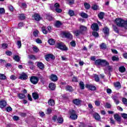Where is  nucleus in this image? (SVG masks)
<instances>
[{"mask_svg": "<svg viewBox=\"0 0 127 127\" xmlns=\"http://www.w3.org/2000/svg\"><path fill=\"white\" fill-rule=\"evenodd\" d=\"M91 60L95 61L94 64L96 66H102V67H106V66H109L110 64L106 60H102L98 59L96 60L95 56H92L91 57Z\"/></svg>", "mask_w": 127, "mask_h": 127, "instance_id": "nucleus-1", "label": "nucleus"}, {"mask_svg": "<svg viewBox=\"0 0 127 127\" xmlns=\"http://www.w3.org/2000/svg\"><path fill=\"white\" fill-rule=\"evenodd\" d=\"M116 24L119 27H127V19L125 20L121 18H116L115 20Z\"/></svg>", "mask_w": 127, "mask_h": 127, "instance_id": "nucleus-2", "label": "nucleus"}, {"mask_svg": "<svg viewBox=\"0 0 127 127\" xmlns=\"http://www.w3.org/2000/svg\"><path fill=\"white\" fill-rule=\"evenodd\" d=\"M68 115L69 116V119L72 120V121H75L78 119V116L76 114V111L73 109L69 110Z\"/></svg>", "mask_w": 127, "mask_h": 127, "instance_id": "nucleus-3", "label": "nucleus"}, {"mask_svg": "<svg viewBox=\"0 0 127 127\" xmlns=\"http://www.w3.org/2000/svg\"><path fill=\"white\" fill-rule=\"evenodd\" d=\"M87 27L84 25H80L79 27V30H77L74 32L75 36H79L80 34H83V32L87 30Z\"/></svg>", "mask_w": 127, "mask_h": 127, "instance_id": "nucleus-4", "label": "nucleus"}, {"mask_svg": "<svg viewBox=\"0 0 127 127\" xmlns=\"http://www.w3.org/2000/svg\"><path fill=\"white\" fill-rule=\"evenodd\" d=\"M56 48H58V49H60V50H62L63 51H67L68 50V48L67 46L64 44V43L61 42L60 43H58L56 45Z\"/></svg>", "mask_w": 127, "mask_h": 127, "instance_id": "nucleus-5", "label": "nucleus"}, {"mask_svg": "<svg viewBox=\"0 0 127 127\" xmlns=\"http://www.w3.org/2000/svg\"><path fill=\"white\" fill-rule=\"evenodd\" d=\"M52 120L54 122H58V124H63L64 123V119L62 117H57L56 115H54L52 117Z\"/></svg>", "mask_w": 127, "mask_h": 127, "instance_id": "nucleus-6", "label": "nucleus"}, {"mask_svg": "<svg viewBox=\"0 0 127 127\" xmlns=\"http://www.w3.org/2000/svg\"><path fill=\"white\" fill-rule=\"evenodd\" d=\"M30 81L32 84L34 85H36L39 82V78L35 76H32L30 78Z\"/></svg>", "mask_w": 127, "mask_h": 127, "instance_id": "nucleus-7", "label": "nucleus"}, {"mask_svg": "<svg viewBox=\"0 0 127 127\" xmlns=\"http://www.w3.org/2000/svg\"><path fill=\"white\" fill-rule=\"evenodd\" d=\"M62 34L67 39H73V35L70 33V32H66L65 31L62 32Z\"/></svg>", "mask_w": 127, "mask_h": 127, "instance_id": "nucleus-8", "label": "nucleus"}, {"mask_svg": "<svg viewBox=\"0 0 127 127\" xmlns=\"http://www.w3.org/2000/svg\"><path fill=\"white\" fill-rule=\"evenodd\" d=\"M45 59L46 61L49 62L50 61V59L52 60H55V56H54L53 54H49L45 55Z\"/></svg>", "mask_w": 127, "mask_h": 127, "instance_id": "nucleus-9", "label": "nucleus"}, {"mask_svg": "<svg viewBox=\"0 0 127 127\" xmlns=\"http://www.w3.org/2000/svg\"><path fill=\"white\" fill-rule=\"evenodd\" d=\"M28 78V76L25 72H22L21 74H20V76L18 77V79L22 80L23 81L27 80Z\"/></svg>", "mask_w": 127, "mask_h": 127, "instance_id": "nucleus-10", "label": "nucleus"}, {"mask_svg": "<svg viewBox=\"0 0 127 127\" xmlns=\"http://www.w3.org/2000/svg\"><path fill=\"white\" fill-rule=\"evenodd\" d=\"M85 88L88 89L90 91H96L97 90V87L95 85H93V84H85Z\"/></svg>", "mask_w": 127, "mask_h": 127, "instance_id": "nucleus-11", "label": "nucleus"}, {"mask_svg": "<svg viewBox=\"0 0 127 127\" xmlns=\"http://www.w3.org/2000/svg\"><path fill=\"white\" fill-rule=\"evenodd\" d=\"M91 28L94 31H98L99 28V25L96 23H94L91 26Z\"/></svg>", "mask_w": 127, "mask_h": 127, "instance_id": "nucleus-12", "label": "nucleus"}, {"mask_svg": "<svg viewBox=\"0 0 127 127\" xmlns=\"http://www.w3.org/2000/svg\"><path fill=\"white\" fill-rule=\"evenodd\" d=\"M81 103H82V100L79 99H74L72 100V104L73 105H75V106H80L81 105Z\"/></svg>", "mask_w": 127, "mask_h": 127, "instance_id": "nucleus-13", "label": "nucleus"}, {"mask_svg": "<svg viewBox=\"0 0 127 127\" xmlns=\"http://www.w3.org/2000/svg\"><path fill=\"white\" fill-rule=\"evenodd\" d=\"M50 79L53 82H56L57 81H58V77L56 74H51L50 76Z\"/></svg>", "mask_w": 127, "mask_h": 127, "instance_id": "nucleus-14", "label": "nucleus"}, {"mask_svg": "<svg viewBox=\"0 0 127 127\" xmlns=\"http://www.w3.org/2000/svg\"><path fill=\"white\" fill-rule=\"evenodd\" d=\"M114 118L118 123H121L122 122V117L118 114H115L114 115Z\"/></svg>", "mask_w": 127, "mask_h": 127, "instance_id": "nucleus-15", "label": "nucleus"}, {"mask_svg": "<svg viewBox=\"0 0 127 127\" xmlns=\"http://www.w3.org/2000/svg\"><path fill=\"white\" fill-rule=\"evenodd\" d=\"M6 107V101L4 100L0 101V109H4Z\"/></svg>", "mask_w": 127, "mask_h": 127, "instance_id": "nucleus-16", "label": "nucleus"}, {"mask_svg": "<svg viewBox=\"0 0 127 127\" xmlns=\"http://www.w3.org/2000/svg\"><path fill=\"white\" fill-rule=\"evenodd\" d=\"M32 17H33V18H34L35 20H36V21H39L40 19H41V17L38 13H35L32 16Z\"/></svg>", "mask_w": 127, "mask_h": 127, "instance_id": "nucleus-17", "label": "nucleus"}, {"mask_svg": "<svg viewBox=\"0 0 127 127\" xmlns=\"http://www.w3.org/2000/svg\"><path fill=\"white\" fill-rule=\"evenodd\" d=\"M93 118L95 119V120H96V121H97L98 122L101 121V116H100V115L97 113L93 115Z\"/></svg>", "mask_w": 127, "mask_h": 127, "instance_id": "nucleus-18", "label": "nucleus"}, {"mask_svg": "<svg viewBox=\"0 0 127 127\" xmlns=\"http://www.w3.org/2000/svg\"><path fill=\"white\" fill-rule=\"evenodd\" d=\"M103 32L106 34V35H109L110 34V29L108 27H105L103 29Z\"/></svg>", "mask_w": 127, "mask_h": 127, "instance_id": "nucleus-19", "label": "nucleus"}, {"mask_svg": "<svg viewBox=\"0 0 127 127\" xmlns=\"http://www.w3.org/2000/svg\"><path fill=\"white\" fill-rule=\"evenodd\" d=\"M37 65L38 67V68H39L41 70L44 69V64H43V63L39 62L37 63Z\"/></svg>", "mask_w": 127, "mask_h": 127, "instance_id": "nucleus-20", "label": "nucleus"}, {"mask_svg": "<svg viewBox=\"0 0 127 127\" xmlns=\"http://www.w3.org/2000/svg\"><path fill=\"white\" fill-rule=\"evenodd\" d=\"M32 96L34 100H38V99H39V95H38V93L36 92H33L32 93Z\"/></svg>", "mask_w": 127, "mask_h": 127, "instance_id": "nucleus-21", "label": "nucleus"}, {"mask_svg": "<svg viewBox=\"0 0 127 127\" xmlns=\"http://www.w3.org/2000/svg\"><path fill=\"white\" fill-rule=\"evenodd\" d=\"M56 87V86L55 85V84L53 83V82H51L49 83V88L50 89V90H52V91L55 90Z\"/></svg>", "mask_w": 127, "mask_h": 127, "instance_id": "nucleus-22", "label": "nucleus"}, {"mask_svg": "<svg viewBox=\"0 0 127 127\" xmlns=\"http://www.w3.org/2000/svg\"><path fill=\"white\" fill-rule=\"evenodd\" d=\"M114 86L115 88H117L118 89H121L122 88V85H121V82L117 81L114 83Z\"/></svg>", "mask_w": 127, "mask_h": 127, "instance_id": "nucleus-23", "label": "nucleus"}, {"mask_svg": "<svg viewBox=\"0 0 127 127\" xmlns=\"http://www.w3.org/2000/svg\"><path fill=\"white\" fill-rule=\"evenodd\" d=\"M61 25H62V23L59 20L57 21L55 23V26L56 27H57V28H59Z\"/></svg>", "mask_w": 127, "mask_h": 127, "instance_id": "nucleus-24", "label": "nucleus"}, {"mask_svg": "<svg viewBox=\"0 0 127 127\" xmlns=\"http://www.w3.org/2000/svg\"><path fill=\"white\" fill-rule=\"evenodd\" d=\"M48 104H49V106H54V105H55V101H54V100L52 99H50L48 102Z\"/></svg>", "mask_w": 127, "mask_h": 127, "instance_id": "nucleus-25", "label": "nucleus"}, {"mask_svg": "<svg viewBox=\"0 0 127 127\" xmlns=\"http://www.w3.org/2000/svg\"><path fill=\"white\" fill-rule=\"evenodd\" d=\"M113 100L116 105H119L120 104V100L118 99V96H115L113 98Z\"/></svg>", "mask_w": 127, "mask_h": 127, "instance_id": "nucleus-26", "label": "nucleus"}, {"mask_svg": "<svg viewBox=\"0 0 127 127\" xmlns=\"http://www.w3.org/2000/svg\"><path fill=\"white\" fill-rule=\"evenodd\" d=\"M65 89L66 91H68V92H72L73 91H74V89H73V87L70 85H67L65 87Z\"/></svg>", "mask_w": 127, "mask_h": 127, "instance_id": "nucleus-27", "label": "nucleus"}, {"mask_svg": "<svg viewBox=\"0 0 127 127\" xmlns=\"http://www.w3.org/2000/svg\"><path fill=\"white\" fill-rule=\"evenodd\" d=\"M98 16L100 19H104V16H105V12H100L99 13H98Z\"/></svg>", "mask_w": 127, "mask_h": 127, "instance_id": "nucleus-28", "label": "nucleus"}, {"mask_svg": "<svg viewBox=\"0 0 127 127\" xmlns=\"http://www.w3.org/2000/svg\"><path fill=\"white\" fill-rule=\"evenodd\" d=\"M80 90H84L85 89V84L83 81H80L79 83Z\"/></svg>", "mask_w": 127, "mask_h": 127, "instance_id": "nucleus-29", "label": "nucleus"}, {"mask_svg": "<svg viewBox=\"0 0 127 127\" xmlns=\"http://www.w3.org/2000/svg\"><path fill=\"white\" fill-rule=\"evenodd\" d=\"M17 97L20 99V100H23V99H25V97H26L24 94L19 93L18 94Z\"/></svg>", "mask_w": 127, "mask_h": 127, "instance_id": "nucleus-30", "label": "nucleus"}, {"mask_svg": "<svg viewBox=\"0 0 127 127\" xmlns=\"http://www.w3.org/2000/svg\"><path fill=\"white\" fill-rule=\"evenodd\" d=\"M48 42L50 45H54L55 44V40L52 38L49 39Z\"/></svg>", "mask_w": 127, "mask_h": 127, "instance_id": "nucleus-31", "label": "nucleus"}, {"mask_svg": "<svg viewBox=\"0 0 127 127\" xmlns=\"http://www.w3.org/2000/svg\"><path fill=\"white\" fill-rule=\"evenodd\" d=\"M125 71H127V69L125 66H122L119 67V72L121 73H125Z\"/></svg>", "mask_w": 127, "mask_h": 127, "instance_id": "nucleus-32", "label": "nucleus"}, {"mask_svg": "<svg viewBox=\"0 0 127 127\" xmlns=\"http://www.w3.org/2000/svg\"><path fill=\"white\" fill-rule=\"evenodd\" d=\"M100 47L101 49H102L103 50H105V49L107 48V45L106 44L102 43L100 45Z\"/></svg>", "mask_w": 127, "mask_h": 127, "instance_id": "nucleus-33", "label": "nucleus"}, {"mask_svg": "<svg viewBox=\"0 0 127 127\" xmlns=\"http://www.w3.org/2000/svg\"><path fill=\"white\" fill-rule=\"evenodd\" d=\"M80 16H81V17H82L83 18H88V14L84 12L81 13Z\"/></svg>", "mask_w": 127, "mask_h": 127, "instance_id": "nucleus-34", "label": "nucleus"}, {"mask_svg": "<svg viewBox=\"0 0 127 127\" xmlns=\"http://www.w3.org/2000/svg\"><path fill=\"white\" fill-rule=\"evenodd\" d=\"M92 9L93 10H98L99 9V5L97 4H93V6L91 7Z\"/></svg>", "mask_w": 127, "mask_h": 127, "instance_id": "nucleus-35", "label": "nucleus"}, {"mask_svg": "<svg viewBox=\"0 0 127 127\" xmlns=\"http://www.w3.org/2000/svg\"><path fill=\"white\" fill-rule=\"evenodd\" d=\"M13 59L15 60V61H16L17 62H19L20 61V58L17 55L14 56V57H13Z\"/></svg>", "mask_w": 127, "mask_h": 127, "instance_id": "nucleus-36", "label": "nucleus"}, {"mask_svg": "<svg viewBox=\"0 0 127 127\" xmlns=\"http://www.w3.org/2000/svg\"><path fill=\"white\" fill-rule=\"evenodd\" d=\"M84 7L86 9H90V8H91V5H90L89 3L85 2L84 3Z\"/></svg>", "mask_w": 127, "mask_h": 127, "instance_id": "nucleus-37", "label": "nucleus"}, {"mask_svg": "<svg viewBox=\"0 0 127 127\" xmlns=\"http://www.w3.org/2000/svg\"><path fill=\"white\" fill-rule=\"evenodd\" d=\"M0 80H6V76L2 73H0Z\"/></svg>", "mask_w": 127, "mask_h": 127, "instance_id": "nucleus-38", "label": "nucleus"}, {"mask_svg": "<svg viewBox=\"0 0 127 127\" xmlns=\"http://www.w3.org/2000/svg\"><path fill=\"white\" fill-rule=\"evenodd\" d=\"M25 19V16L24 15V14H19V19H20V20H24Z\"/></svg>", "mask_w": 127, "mask_h": 127, "instance_id": "nucleus-39", "label": "nucleus"}, {"mask_svg": "<svg viewBox=\"0 0 127 127\" xmlns=\"http://www.w3.org/2000/svg\"><path fill=\"white\" fill-rule=\"evenodd\" d=\"M113 27L114 31H115L116 33H120V31H119V28H118V27H117V26H113Z\"/></svg>", "mask_w": 127, "mask_h": 127, "instance_id": "nucleus-40", "label": "nucleus"}, {"mask_svg": "<svg viewBox=\"0 0 127 127\" xmlns=\"http://www.w3.org/2000/svg\"><path fill=\"white\" fill-rule=\"evenodd\" d=\"M42 31L44 34H47L48 33V31L46 30V28L44 26L42 27Z\"/></svg>", "mask_w": 127, "mask_h": 127, "instance_id": "nucleus-41", "label": "nucleus"}, {"mask_svg": "<svg viewBox=\"0 0 127 127\" xmlns=\"http://www.w3.org/2000/svg\"><path fill=\"white\" fill-rule=\"evenodd\" d=\"M68 14L70 16H74L75 15V12H74L73 10H69L68 11Z\"/></svg>", "mask_w": 127, "mask_h": 127, "instance_id": "nucleus-42", "label": "nucleus"}, {"mask_svg": "<svg viewBox=\"0 0 127 127\" xmlns=\"http://www.w3.org/2000/svg\"><path fill=\"white\" fill-rule=\"evenodd\" d=\"M94 80L95 82H100V77L97 74L94 75Z\"/></svg>", "mask_w": 127, "mask_h": 127, "instance_id": "nucleus-43", "label": "nucleus"}, {"mask_svg": "<svg viewBox=\"0 0 127 127\" xmlns=\"http://www.w3.org/2000/svg\"><path fill=\"white\" fill-rule=\"evenodd\" d=\"M19 115L22 118H25L27 115L25 113L23 112H19Z\"/></svg>", "mask_w": 127, "mask_h": 127, "instance_id": "nucleus-44", "label": "nucleus"}, {"mask_svg": "<svg viewBox=\"0 0 127 127\" xmlns=\"http://www.w3.org/2000/svg\"><path fill=\"white\" fill-rule=\"evenodd\" d=\"M92 35L95 38L99 37V33L97 31H94L92 32Z\"/></svg>", "mask_w": 127, "mask_h": 127, "instance_id": "nucleus-45", "label": "nucleus"}, {"mask_svg": "<svg viewBox=\"0 0 127 127\" xmlns=\"http://www.w3.org/2000/svg\"><path fill=\"white\" fill-rule=\"evenodd\" d=\"M112 61H119L120 58L119 57H117L116 56H113L112 58Z\"/></svg>", "mask_w": 127, "mask_h": 127, "instance_id": "nucleus-46", "label": "nucleus"}, {"mask_svg": "<svg viewBox=\"0 0 127 127\" xmlns=\"http://www.w3.org/2000/svg\"><path fill=\"white\" fill-rule=\"evenodd\" d=\"M70 44L72 47H75L76 46V42L75 41H72L70 42Z\"/></svg>", "mask_w": 127, "mask_h": 127, "instance_id": "nucleus-47", "label": "nucleus"}, {"mask_svg": "<svg viewBox=\"0 0 127 127\" xmlns=\"http://www.w3.org/2000/svg\"><path fill=\"white\" fill-rule=\"evenodd\" d=\"M8 8L10 10V11H13L14 10V8H13V6L11 5H9L8 6Z\"/></svg>", "mask_w": 127, "mask_h": 127, "instance_id": "nucleus-48", "label": "nucleus"}, {"mask_svg": "<svg viewBox=\"0 0 127 127\" xmlns=\"http://www.w3.org/2000/svg\"><path fill=\"white\" fill-rule=\"evenodd\" d=\"M67 1L69 5H72V4H74L75 0H68Z\"/></svg>", "mask_w": 127, "mask_h": 127, "instance_id": "nucleus-49", "label": "nucleus"}, {"mask_svg": "<svg viewBox=\"0 0 127 127\" xmlns=\"http://www.w3.org/2000/svg\"><path fill=\"white\" fill-rule=\"evenodd\" d=\"M55 10L56 12H57L58 13H61V12H62V10L59 8H55Z\"/></svg>", "mask_w": 127, "mask_h": 127, "instance_id": "nucleus-50", "label": "nucleus"}, {"mask_svg": "<svg viewBox=\"0 0 127 127\" xmlns=\"http://www.w3.org/2000/svg\"><path fill=\"white\" fill-rule=\"evenodd\" d=\"M46 18L47 19H48V20L51 21L53 20V17H52V16L50 15H48L46 16Z\"/></svg>", "mask_w": 127, "mask_h": 127, "instance_id": "nucleus-51", "label": "nucleus"}, {"mask_svg": "<svg viewBox=\"0 0 127 127\" xmlns=\"http://www.w3.org/2000/svg\"><path fill=\"white\" fill-rule=\"evenodd\" d=\"M121 116L122 118H123L124 119V120L127 119V114L122 113V114H121Z\"/></svg>", "mask_w": 127, "mask_h": 127, "instance_id": "nucleus-52", "label": "nucleus"}, {"mask_svg": "<svg viewBox=\"0 0 127 127\" xmlns=\"http://www.w3.org/2000/svg\"><path fill=\"white\" fill-rule=\"evenodd\" d=\"M5 55L7 56H11L12 55V53L9 51H7L5 52Z\"/></svg>", "mask_w": 127, "mask_h": 127, "instance_id": "nucleus-53", "label": "nucleus"}, {"mask_svg": "<svg viewBox=\"0 0 127 127\" xmlns=\"http://www.w3.org/2000/svg\"><path fill=\"white\" fill-rule=\"evenodd\" d=\"M17 45L18 48H21V41H17Z\"/></svg>", "mask_w": 127, "mask_h": 127, "instance_id": "nucleus-54", "label": "nucleus"}, {"mask_svg": "<svg viewBox=\"0 0 127 127\" xmlns=\"http://www.w3.org/2000/svg\"><path fill=\"white\" fill-rule=\"evenodd\" d=\"M10 78L12 81H14L15 80H16L17 78L16 76L14 75H12L10 76Z\"/></svg>", "mask_w": 127, "mask_h": 127, "instance_id": "nucleus-55", "label": "nucleus"}, {"mask_svg": "<svg viewBox=\"0 0 127 127\" xmlns=\"http://www.w3.org/2000/svg\"><path fill=\"white\" fill-rule=\"evenodd\" d=\"M33 34L34 36H35V37H37V36H38V30L34 31Z\"/></svg>", "mask_w": 127, "mask_h": 127, "instance_id": "nucleus-56", "label": "nucleus"}, {"mask_svg": "<svg viewBox=\"0 0 127 127\" xmlns=\"http://www.w3.org/2000/svg\"><path fill=\"white\" fill-rule=\"evenodd\" d=\"M122 102L124 105H127V99L124 97L122 98Z\"/></svg>", "mask_w": 127, "mask_h": 127, "instance_id": "nucleus-57", "label": "nucleus"}, {"mask_svg": "<svg viewBox=\"0 0 127 127\" xmlns=\"http://www.w3.org/2000/svg\"><path fill=\"white\" fill-rule=\"evenodd\" d=\"M95 106H96V107H100V106H101V102H100L99 101H95Z\"/></svg>", "mask_w": 127, "mask_h": 127, "instance_id": "nucleus-58", "label": "nucleus"}, {"mask_svg": "<svg viewBox=\"0 0 127 127\" xmlns=\"http://www.w3.org/2000/svg\"><path fill=\"white\" fill-rule=\"evenodd\" d=\"M36 42L38 43V44H42V41L40 39L37 38L36 39Z\"/></svg>", "mask_w": 127, "mask_h": 127, "instance_id": "nucleus-59", "label": "nucleus"}, {"mask_svg": "<svg viewBox=\"0 0 127 127\" xmlns=\"http://www.w3.org/2000/svg\"><path fill=\"white\" fill-rule=\"evenodd\" d=\"M47 29H48V31L49 32H51V31L52 30V29H53V27H52V26H48L47 27Z\"/></svg>", "mask_w": 127, "mask_h": 127, "instance_id": "nucleus-60", "label": "nucleus"}, {"mask_svg": "<svg viewBox=\"0 0 127 127\" xmlns=\"http://www.w3.org/2000/svg\"><path fill=\"white\" fill-rule=\"evenodd\" d=\"M54 6L55 8H59L60 7V4L59 3H55Z\"/></svg>", "mask_w": 127, "mask_h": 127, "instance_id": "nucleus-61", "label": "nucleus"}, {"mask_svg": "<svg viewBox=\"0 0 127 127\" xmlns=\"http://www.w3.org/2000/svg\"><path fill=\"white\" fill-rule=\"evenodd\" d=\"M110 124H111V125H116V123L115 122V120H114L113 118H110Z\"/></svg>", "mask_w": 127, "mask_h": 127, "instance_id": "nucleus-62", "label": "nucleus"}, {"mask_svg": "<svg viewBox=\"0 0 127 127\" xmlns=\"http://www.w3.org/2000/svg\"><path fill=\"white\" fill-rule=\"evenodd\" d=\"M6 111L8 112H11V111H12V108H11L10 106L7 107L6 108Z\"/></svg>", "mask_w": 127, "mask_h": 127, "instance_id": "nucleus-63", "label": "nucleus"}, {"mask_svg": "<svg viewBox=\"0 0 127 127\" xmlns=\"http://www.w3.org/2000/svg\"><path fill=\"white\" fill-rule=\"evenodd\" d=\"M72 82H74L75 83H77L78 82V78L76 76H73L72 77Z\"/></svg>", "mask_w": 127, "mask_h": 127, "instance_id": "nucleus-64", "label": "nucleus"}]
</instances>
